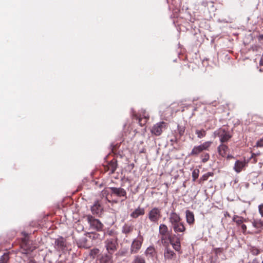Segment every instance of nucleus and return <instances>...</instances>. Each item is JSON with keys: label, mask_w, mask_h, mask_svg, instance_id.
Here are the masks:
<instances>
[{"label": "nucleus", "mask_w": 263, "mask_h": 263, "mask_svg": "<svg viewBox=\"0 0 263 263\" xmlns=\"http://www.w3.org/2000/svg\"><path fill=\"white\" fill-rule=\"evenodd\" d=\"M55 245L58 246L60 248H62L64 246V242L62 238H59L55 240Z\"/></svg>", "instance_id": "nucleus-29"}, {"label": "nucleus", "mask_w": 263, "mask_h": 263, "mask_svg": "<svg viewBox=\"0 0 263 263\" xmlns=\"http://www.w3.org/2000/svg\"><path fill=\"white\" fill-rule=\"evenodd\" d=\"M172 228L176 233H183L186 230L184 223L181 221L173 226Z\"/></svg>", "instance_id": "nucleus-10"}, {"label": "nucleus", "mask_w": 263, "mask_h": 263, "mask_svg": "<svg viewBox=\"0 0 263 263\" xmlns=\"http://www.w3.org/2000/svg\"><path fill=\"white\" fill-rule=\"evenodd\" d=\"M199 173V171L198 170H194L193 172H192V177H193V181H195L198 177V174Z\"/></svg>", "instance_id": "nucleus-34"}, {"label": "nucleus", "mask_w": 263, "mask_h": 263, "mask_svg": "<svg viewBox=\"0 0 263 263\" xmlns=\"http://www.w3.org/2000/svg\"><path fill=\"white\" fill-rule=\"evenodd\" d=\"M118 242L116 238H110L107 239L105 241V247L108 254H113L117 249Z\"/></svg>", "instance_id": "nucleus-2"}, {"label": "nucleus", "mask_w": 263, "mask_h": 263, "mask_svg": "<svg viewBox=\"0 0 263 263\" xmlns=\"http://www.w3.org/2000/svg\"><path fill=\"white\" fill-rule=\"evenodd\" d=\"M133 263H145V259L140 256H136Z\"/></svg>", "instance_id": "nucleus-26"}, {"label": "nucleus", "mask_w": 263, "mask_h": 263, "mask_svg": "<svg viewBox=\"0 0 263 263\" xmlns=\"http://www.w3.org/2000/svg\"><path fill=\"white\" fill-rule=\"evenodd\" d=\"M9 258L8 253L4 254L0 258V263H7Z\"/></svg>", "instance_id": "nucleus-25"}, {"label": "nucleus", "mask_w": 263, "mask_h": 263, "mask_svg": "<svg viewBox=\"0 0 263 263\" xmlns=\"http://www.w3.org/2000/svg\"><path fill=\"white\" fill-rule=\"evenodd\" d=\"M228 147L223 144H221L218 147V152L219 154L222 157H225L229 151Z\"/></svg>", "instance_id": "nucleus-17"}, {"label": "nucleus", "mask_w": 263, "mask_h": 263, "mask_svg": "<svg viewBox=\"0 0 263 263\" xmlns=\"http://www.w3.org/2000/svg\"><path fill=\"white\" fill-rule=\"evenodd\" d=\"M176 257L175 253L170 248L166 247L164 250V258L166 261L175 260Z\"/></svg>", "instance_id": "nucleus-5"}, {"label": "nucleus", "mask_w": 263, "mask_h": 263, "mask_svg": "<svg viewBox=\"0 0 263 263\" xmlns=\"http://www.w3.org/2000/svg\"><path fill=\"white\" fill-rule=\"evenodd\" d=\"M185 218L186 222L188 224L191 225L194 224L195 221L194 215L193 213L189 210L185 212Z\"/></svg>", "instance_id": "nucleus-16"}, {"label": "nucleus", "mask_w": 263, "mask_h": 263, "mask_svg": "<svg viewBox=\"0 0 263 263\" xmlns=\"http://www.w3.org/2000/svg\"><path fill=\"white\" fill-rule=\"evenodd\" d=\"M224 215H225V216H230V215H229V214L228 212H226V213H225Z\"/></svg>", "instance_id": "nucleus-41"}, {"label": "nucleus", "mask_w": 263, "mask_h": 263, "mask_svg": "<svg viewBox=\"0 0 263 263\" xmlns=\"http://www.w3.org/2000/svg\"><path fill=\"white\" fill-rule=\"evenodd\" d=\"M145 255L148 258L153 259L156 255V250L153 246L148 247L145 251Z\"/></svg>", "instance_id": "nucleus-15"}, {"label": "nucleus", "mask_w": 263, "mask_h": 263, "mask_svg": "<svg viewBox=\"0 0 263 263\" xmlns=\"http://www.w3.org/2000/svg\"><path fill=\"white\" fill-rule=\"evenodd\" d=\"M100 251L97 248L92 249L90 252V255L92 258H95L96 255L99 253Z\"/></svg>", "instance_id": "nucleus-30"}, {"label": "nucleus", "mask_w": 263, "mask_h": 263, "mask_svg": "<svg viewBox=\"0 0 263 263\" xmlns=\"http://www.w3.org/2000/svg\"><path fill=\"white\" fill-rule=\"evenodd\" d=\"M250 251L252 254L254 255H257L260 253V251L256 247H252L250 249Z\"/></svg>", "instance_id": "nucleus-32"}, {"label": "nucleus", "mask_w": 263, "mask_h": 263, "mask_svg": "<svg viewBox=\"0 0 263 263\" xmlns=\"http://www.w3.org/2000/svg\"><path fill=\"white\" fill-rule=\"evenodd\" d=\"M165 123L161 122L155 124L152 128L151 132L156 136H159L162 132V128L165 126Z\"/></svg>", "instance_id": "nucleus-6"}, {"label": "nucleus", "mask_w": 263, "mask_h": 263, "mask_svg": "<svg viewBox=\"0 0 263 263\" xmlns=\"http://www.w3.org/2000/svg\"><path fill=\"white\" fill-rule=\"evenodd\" d=\"M248 263H258L257 259H254L253 260L249 261Z\"/></svg>", "instance_id": "nucleus-39"}, {"label": "nucleus", "mask_w": 263, "mask_h": 263, "mask_svg": "<svg viewBox=\"0 0 263 263\" xmlns=\"http://www.w3.org/2000/svg\"><path fill=\"white\" fill-rule=\"evenodd\" d=\"M214 135L215 137H218L219 138L220 141L221 143L228 141L232 137L229 132L221 128L215 131Z\"/></svg>", "instance_id": "nucleus-1"}, {"label": "nucleus", "mask_w": 263, "mask_h": 263, "mask_svg": "<svg viewBox=\"0 0 263 263\" xmlns=\"http://www.w3.org/2000/svg\"><path fill=\"white\" fill-rule=\"evenodd\" d=\"M168 231L167 227L164 224H161L159 226V233L162 235H165Z\"/></svg>", "instance_id": "nucleus-21"}, {"label": "nucleus", "mask_w": 263, "mask_h": 263, "mask_svg": "<svg viewBox=\"0 0 263 263\" xmlns=\"http://www.w3.org/2000/svg\"><path fill=\"white\" fill-rule=\"evenodd\" d=\"M149 117L148 116L144 115L143 117V118L141 117H140L138 118L139 120V123L140 125V126H143L145 124V123L147 121V120L148 119Z\"/></svg>", "instance_id": "nucleus-27"}, {"label": "nucleus", "mask_w": 263, "mask_h": 263, "mask_svg": "<svg viewBox=\"0 0 263 263\" xmlns=\"http://www.w3.org/2000/svg\"><path fill=\"white\" fill-rule=\"evenodd\" d=\"M143 240V237L141 236H139L133 241L130 247L131 253H137L139 251L141 247Z\"/></svg>", "instance_id": "nucleus-4"}, {"label": "nucleus", "mask_w": 263, "mask_h": 263, "mask_svg": "<svg viewBox=\"0 0 263 263\" xmlns=\"http://www.w3.org/2000/svg\"><path fill=\"white\" fill-rule=\"evenodd\" d=\"M144 209L143 208L138 207L132 213H131L130 216L133 218H137L139 216L144 215Z\"/></svg>", "instance_id": "nucleus-12"}, {"label": "nucleus", "mask_w": 263, "mask_h": 263, "mask_svg": "<svg viewBox=\"0 0 263 263\" xmlns=\"http://www.w3.org/2000/svg\"><path fill=\"white\" fill-rule=\"evenodd\" d=\"M133 229V227L132 226L125 224L123 226L122 231L123 233L127 234L130 233Z\"/></svg>", "instance_id": "nucleus-19"}, {"label": "nucleus", "mask_w": 263, "mask_h": 263, "mask_svg": "<svg viewBox=\"0 0 263 263\" xmlns=\"http://www.w3.org/2000/svg\"><path fill=\"white\" fill-rule=\"evenodd\" d=\"M88 219L90 224L92 227L95 228L97 231H100L102 230L103 228V224L98 219H90L89 217Z\"/></svg>", "instance_id": "nucleus-13"}, {"label": "nucleus", "mask_w": 263, "mask_h": 263, "mask_svg": "<svg viewBox=\"0 0 263 263\" xmlns=\"http://www.w3.org/2000/svg\"><path fill=\"white\" fill-rule=\"evenodd\" d=\"M253 226L256 229L263 228V221L261 219L255 220L252 222Z\"/></svg>", "instance_id": "nucleus-20"}, {"label": "nucleus", "mask_w": 263, "mask_h": 263, "mask_svg": "<svg viewBox=\"0 0 263 263\" xmlns=\"http://www.w3.org/2000/svg\"><path fill=\"white\" fill-rule=\"evenodd\" d=\"M196 134L197 135V137L199 138H202L205 136L206 133L204 130H197L196 131Z\"/></svg>", "instance_id": "nucleus-28"}, {"label": "nucleus", "mask_w": 263, "mask_h": 263, "mask_svg": "<svg viewBox=\"0 0 263 263\" xmlns=\"http://www.w3.org/2000/svg\"><path fill=\"white\" fill-rule=\"evenodd\" d=\"M168 219L170 222L171 223L172 227L181 221V218L179 214L174 212L170 213Z\"/></svg>", "instance_id": "nucleus-8"}, {"label": "nucleus", "mask_w": 263, "mask_h": 263, "mask_svg": "<svg viewBox=\"0 0 263 263\" xmlns=\"http://www.w3.org/2000/svg\"><path fill=\"white\" fill-rule=\"evenodd\" d=\"M101 263H112L111 256L108 255H106L101 259Z\"/></svg>", "instance_id": "nucleus-22"}, {"label": "nucleus", "mask_w": 263, "mask_h": 263, "mask_svg": "<svg viewBox=\"0 0 263 263\" xmlns=\"http://www.w3.org/2000/svg\"><path fill=\"white\" fill-rule=\"evenodd\" d=\"M111 194H114L118 197H126V192L125 190L121 187H110Z\"/></svg>", "instance_id": "nucleus-9"}, {"label": "nucleus", "mask_w": 263, "mask_h": 263, "mask_svg": "<svg viewBox=\"0 0 263 263\" xmlns=\"http://www.w3.org/2000/svg\"><path fill=\"white\" fill-rule=\"evenodd\" d=\"M233 157L232 156V155H228L227 156V158L228 159H230V158H233Z\"/></svg>", "instance_id": "nucleus-40"}, {"label": "nucleus", "mask_w": 263, "mask_h": 263, "mask_svg": "<svg viewBox=\"0 0 263 263\" xmlns=\"http://www.w3.org/2000/svg\"><path fill=\"white\" fill-rule=\"evenodd\" d=\"M256 146L263 147V137L257 141Z\"/></svg>", "instance_id": "nucleus-35"}, {"label": "nucleus", "mask_w": 263, "mask_h": 263, "mask_svg": "<svg viewBox=\"0 0 263 263\" xmlns=\"http://www.w3.org/2000/svg\"><path fill=\"white\" fill-rule=\"evenodd\" d=\"M261 263H263V261H262V262H261Z\"/></svg>", "instance_id": "nucleus-42"}, {"label": "nucleus", "mask_w": 263, "mask_h": 263, "mask_svg": "<svg viewBox=\"0 0 263 263\" xmlns=\"http://www.w3.org/2000/svg\"><path fill=\"white\" fill-rule=\"evenodd\" d=\"M232 220L238 226H240L243 222H246L247 221V219L236 215H234Z\"/></svg>", "instance_id": "nucleus-18"}, {"label": "nucleus", "mask_w": 263, "mask_h": 263, "mask_svg": "<svg viewBox=\"0 0 263 263\" xmlns=\"http://www.w3.org/2000/svg\"><path fill=\"white\" fill-rule=\"evenodd\" d=\"M170 242L172 245L173 248L177 251H179L180 249V240L181 238L178 236L176 239L174 237L169 238Z\"/></svg>", "instance_id": "nucleus-7"}, {"label": "nucleus", "mask_w": 263, "mask_h": 263, "mask_svg": "<svg viewBox=\"0 0 263 263\" xmlns=\"http://www.w3.org/2000/svg\"><path fill=\"white\" fill-rule=\"evenodd\" d=\"M161 216V210L158 208H153L148 214V219L153 223H157Z\"/></svg>", "instance_id": "nucleus-3"}, {"label": "nucleus", "mask_w": 263, "mask_h": 263, "mask_svg": "<svg viewBox=\"0 0 263 263\" xmlns=\"http://www.w3.org/2000/svg\"><path fill=\"white\" fill-rule=\"evenodd\" d=\"M202 152V149H201V148L200 147V146L199 145L196 146H195L193 148V149L191 152V155H197L198 154L201 153Z\"/></svg>", "instance_id": "nucleus-23"}, {"label": "nucleus", "mask_w": 263, "mask_h": 263, "mask_svg": "<svg viewBox=\"0 0 263 263\" xmlns=\"http://www.w3.org/2000/svg\"><path fill=\"white\" fill-rule=\"evenodd\" d=\"M240 226H241V228L242 230V232L243 233H245L247 230V226L243 223H242Z\"/></svg>", "instance_id": "nucleus-38"}, {"label": "nucleus", "mask_w": 263, "mask_h": 263, "mask_svg": "<svg viewBox=\"0 0 263 263\" xmlns=\"http://www.w3.org/2000/svg\"><path fill=\"white\" fill-rule=\"evenodd\" d=\"M178 130L180 135H182L185 132V127L178 125Z\"/></svg>", "instance_id": "nucleus-33"}, {"label": "nucleus", "mask_w": 263, "mask_h": 263, "mask_svg": "<svg viewBox=\"0 0 263 263\" xmlns=\"http://www.w3.org/2000/svg\"><path fill=\"white\" fill-rule=\"evenodd\" d=\"M213 175V173H211V172H208L205 174H204L200 178V180H202V181H205V180H208V179L209 178V177L210 176H212Z\"/></svg>", "instance_id": "nucleus-31"}, {"label": "nucleus", "mask_w": 263, "mask_h": 263, "mask_svg": "<svg viewBox=\"0 0 263 263\" xmlns=\"http://www.w3.org/2000/svg\"><path fill=\"white\" fill-rule=\"evenodd\" d=\"M91 210L93 214H100L101 213L102 208L98 201L95 202L93 205L91 207Z\"/></svg>", "instance_id": "nucleus-14"}, {"label": "nucleus", "mask_w": 263, "mask_h": 263, "mask_svg": "<svg viewBox=\"0 0 263 263\" xmlns=\"http://www.w3.org/2000/svg\"><path fill=\"white\" fill-rule=\"evenodd\" d=\"M258 212L261 216L263 217V203L258 205Z\"/></svg>", "instance_id": "nucleus-37"}, {"label": "nucleus", "mask_w": 263, "mask_h": 263, "mask_svg": "<svg viewBox=\"0 0 263 263\" xmlns=\"http://www.w3.org/2000/svg\"><path fill=\"white\" fill-rule=\"evenodd\" d=\"M247 164L246 162L244 161L237 160L234 164V170L238 173H240Z\"/></svg>", "instance_id": "nucleus-11"}, {"label": "nucleus", "mask_w": 263, "mask_h": 263, "mask_svg": "<svg viewBox=\"0 0 263 263\" xmlns=\"http://www.w3.org/2000/svg\"><path fill=\"white\" fill-rule=\"evenodd\" d=\"M210 156L208 154H205L202 156V161L203 162H206L209 159Z\"/></svg>", "instance_id": "nucleus-36"}, {"label": "nucleus", "mask_w": 263, "mask_h": 263, "mask_svg": "<svg viewBox=\"0 0 263 263\" xmlns=\"http://www.w3.org/2000/svg\"><path fill=\"white\" fill-rule=\"evenodd\" d=\"M211 141H206L204 142L203 144L200 145L199 146L201 148L202 151L204 150H208L211 145L212 144Z\"/></svg>", "instance_id": "nucleus-24"}]
</instances>
